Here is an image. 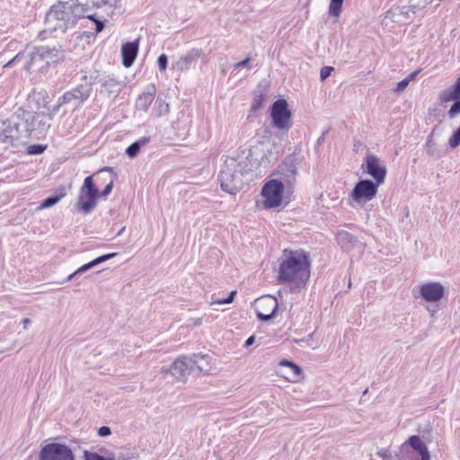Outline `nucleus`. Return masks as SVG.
I'll list each match as a JSON object with an SVG mask.
<instances>
[{
    "instance_id": "4be33fe9",
    "label": "nucleus",
    "mask_w": 460,
    "mask_h": 460,
    "mask_svg": "<svg viewBox=\"0 0 460 460\" xmlns=\"http://www.w3.org/2000/svg\"><path fill=\"white\" fill-rule=\"evenodd\" d=\"M336 242L346 252L353 250L360 243L356 236L345 230H341L336 234Z\"/></svg>"
},
{
    "instance_id": "6e6552de",
    "label": "nucleus",
    "mask_w": 460,
    "mask_h": 460,
    "mask_svg": "<svg viewBox=\"0 0 460 460\" xmlns=\"http://www.w3.org/2000/svg\"><path fill=\"white\" fill-rule=\"evenodd\" d=\"M283 191L284 182L281 180L273 179L267 181L261 189V195L264 197V208H274L279 207L283 198Z\"/></svg>"
},
{
    "instance_id": "473e14b6",
    "label": "nucleus",
    "mask_w": 460,
    "mask_h": 460,
    "mask_svg": "<svg viewBox=\"0 0 460 460\" xmlns=\"http://www.w3.org/2000/svg\"><path fill=\"white\" fill-rule=\"evenodd\" d=\"M289 368L291 376L288 379L292 382L298 381L303 376V370L298 365L293 362Z\"/></svg>"
},
{
    "instance_id": "c85d7f7f",
    "label": "nucleus",
    "mask_w": 460,
    "mask_h": 460,
    "mask_svg": "<svg viewBox=\"0 0 460 460\" xmlns=\"http://www.w3.org/2000/svg\"><path fill=\"white\" fill-rule=\"evenodd\" d=\"M150 142L149 137H142L138 140L133 142L131 145H129L126 149V155L130 158H135L138 153L140 152L141 148L145 146H146Z\"/></svg>"
},
{
    "instance_id": "69168bd1",
    "label": "nucleus",
    "mask_w": 460,
    "mask_h": 460,
    "mask_svg": "<svg viewBox=\"0 0 460 460\" xmlns=\"http://www.w3.org/2000/svg\"><path fill=\"white\" fill-rule=\"evenodd\" d=\"M201 323H202V319L201 318H198V319H195L194 324L195 325H200Z\"/></svg>"
},
{
    "instance_id": "bb28decb",
    "label": "nucleus",
    "mask_w": 460,
    "mask_h": 460,
    "mask_svg": "<svg viewBox=\"0 0 460 460\" xmlns=\"http://www.w3.org/2000/svg\"><path fill=\"white\" fill-rule=\"evenodd\" d=\"M460 98V76L456 79L454 85L445 91L440 92L439 100L442 102H448Z\"/></svg>"
},
{
    "instance_id": "09e8293b",
    "label": "nucleus",
    "mask_w": 460,
    "mask_h": 460,
    "mask_svg": "<svg viewBox=\"0 0 460 460\" xmlns=\"http://www.w3.org/2000/svg\"><path fill=\"white\" fill-rule=\"evenodd\" d=\"M329 134V129H326L322 133V135L318 137L315 143V148L319 147L325 140L326 136Z\"/></svg>"
},
{
    "instance_id": "e433bc0d",
    "label": "nucleus",
    "mask_w": 460,
    "mask_h": 460,
    "mask_svg": "<svg viewBox=\"0 0 460 460\" xmlns=\"http://www.w3.org/2000/svg\"><path fill=\"white\" fill-rule=\"evenodd\" d=\"M46 149V146L43 145H31L28 147V154L29 155H40L42 154Z\"/></svg>"
},
{
    "instance_id": "338daca9",
    "label": "nucleus",
    "mask_w": 460,
    "mask_h": 460,
    "mask_svg": "<svg viewBox=\"0 0 460 460\" xmlns=\"http://www.w3.org/2000/svg\"><path fill=\"white\" fill-rule=\"evenodd\" d=\"M124 229H125V227H123L121 230H119V232L118 233V235H119Z\"/></svg>"
},
{
    "instance_id": "f03ea898",
    "label": "nucleus",
    "mask_w": 460,
    "mask_h": 460,
    "mask_svg": "<svg viewBox=\"0 0 460 460\" xmlns=\"http://www.w3.org/2000/svg\"><path fill=\"white\" fill-rule=\"evenodd\" d=\"M239 167V163L230 158L225 162L218 174L221 189L231 195L239 192L243 185Z\"/></svg>"
},
{
    "instance_id": "bf43d9fd",
    "label": "nucleus",
    "mask_w": 460,
    "mask_h": 460,
    "mask_svg": "<svg viewBox=\"0 0 460 460\" xmlns=\"http://www.w3.org/2000/svg\"><path fill=\"white\" fill-rule=\"evenodd\" d=\"M84 18H87L88 20L92 21L93 23H95L99 19L96 17V14H87L84 16Z\"/></svg>"
},
{
    "instance_id": "f704fd0d",
    "label": "nucleus",
    "mask_w": 460,
    "mask_h": 460,
    "mask_svg": "<svg viewBox=\"0 0 460 460\" xmlns=\"http://www.w3.org/2000/svg\"><path fill=\"white\" fill-rule=\"evenodd\" d=\"M448 145L453 149L460 146V125L459 128L450 137L448 140Z\"/></svg>"
},
{
    "instance_id": "774afa93",
    "label": "nucleus",
    "mask_w": 460,
    "mask_h": 460,
    "mask_svg": "<svg viewBox=\"0 0 460 460\" xmlns=\"http://www.w3.org/2000/svg\"><path fill=\"white\" fill-rule=\"evenodd\" d=\"M382 460H393V457H386V458L382 459Z\"/></svg>"
},
{
    "instance_id": "39448f33",
    "label": "nucleus",
    "mask_w": 460,
    "mask_h": 460,
    "mask_svg": "<svg viewBox=\"0 0 460 460\" xmlns=\"http://www.w3.org/2000/svg\"><path fill=\"white\" fill-rule=\"evenodd\" d=\"M83 83L79 84L73 89L65 92L58 98V105L73 104L75 107L82 106L91 96L93 92L92 83L88 82L87 76L82 77Z\"/></svg>"
},
{
    "instance_id": "b1692460",
    "label": "nucleus",
    "mask_w": 460,
    "mask_h": 460,
    "mask_svg": "<svg viewBox=\"0 0 460 460\" xmlns=\"http://www.w3.org/2000/svg\"><path fill=\"white\" fill-rule=\"evenodd\" d=\"M193 372L208 373L210 370L209 356L206 354H192L190 356Z\"/></svg>"
},
{
    "instance_id": "20e7f679",
    "label": "nucleus",
    "mask_w": 460,
    "mask_h": 460,
    "mask_svg": "<svg viewBox=\"0 0 460 460\" xmlns=\"http://www.w3.org/2000/svg\"><path fill=\"white\" fill-rule=\"evenodd\" d=\"M20 119L23 134L28 138L32 133L42 134L47 132L50 127L49 121L52 117L44 113L22 111Z\"/></svg>"
},
{
    "instance_id": "680f3d73",
    "label": "nucleus",
    "mask_w": 460,
    "mask_h": 460,
    "mask_svg": "<svg viewBox=\"0 0 460 460\" xmlns=\"http://www.w3.org/2000/svg\"><path fill=\"white\" fill-rule=\"evenodd\" d=\"M88 265H89L90 269L99 265L97 258H95L93 261H89Z\"/></svg>"
},
{
    "instance_id": "c03bdc74",
    "label": "nucleus",
    "mask_w": 460,
    "mask_h": 460,
    "mask_svg": "<svg viewBox=\"0 0 460 460\" xmlns=\"http://www.w3.org/2000/svg\"><path fill=\"white\" fill-rule=\"evenodd\" d=\"M97 433L100 437H107L111 434V430L110 427L102 426L98 429Z\"/></svg>"
},
{
    "instance_id": "7ed1b4c3",
    "label": "nucleus",
    "mask_w": 460,
    "mask_h": 460,
    "mask_svg": "<svg viewBox=\"0 0 460 460\" xmlns=\"http://www.w3.org/2000/svg\"><path fill=\"white\" fill-rule=\"evenodd\" d=\"M98 198L99 190L93 182V178L87 176L79 190L75 208L78 211L87 215L96 207Z\"/></svg>"
},
{
    "instance_id": "423d86ee",
    "label": "nucleus",
    "mask_w": 460,
    "mask_h": 460,
    "mask_svg": "<svg viewBox=\"0 0 460 460\" xmlns=\"http://www.w3.org/2000/svg\"><path fill=\"white\" fill-rule=\"evenodd\" d=\"M71 10L68 1H58L50 7L46 18L49 22H56V27L66 30L76 24Z\"/></svg>"
},
{
    "instance_id": "a878e982",
    "label": "nucleus",
    "mask_w": 460,
    "mask_h": 460,
    "mask_svg": "<svg viewBox=\"0 0 460 460\" xmlns=\"http://www.w3.org/2000/svg\"><path fill=\"white\" fill-rule=\"evenodd\" d=\"M409 445L414 449L421 457V460H429L430 456L425 443L419 436L413 435L408 439Z\"/></svg>"
},
{
    "instance_id": "393cba45",
    "label": "nucleus",
    "mask_w": 460,
    "mask_h": 460,
    "mask_svg": "<svg viewBox=\"0 0 460 460\" xmlns=\"http://www.w3.org/2000/svg\"><path fill=\"white\" fill-rule=\"evenodd\" d=\"M149 88L151 91L139 94L136 101V108L139 111H147L148 108L154 101L155 86L151 84Z\"/></svg>"
},
{
    "instance_id": "052dcab7",
    "label": "nucleus",
    "mask_w": 460,
    "mask_h": 460,
    "mask_svg": "<svg viewBox=\"0 0 460 460\" xmlns=\"http://www.w3.org/2000/svg\"><path fill=\"white\" fill-rule=\"evenodd\" d=\"M88 265H89L90 269L99 265L97 258H95L93 261H89Z\"/></svg>"
},
{
    "instance_id": "0e129e2a",
    "label": "nucleus",
    "mask_w": 460,
    "mask_h": 460,
    "mask_svg": "<svg viewBox=\"0 0 460 460\" xmlns=\"http://www.w3.org/2000/svg\"><path fill=\"white\" fill-rule=\"evenodd\" d=\"M77 274H75V271L72 274L68 275L65 281H70L72 280Z\"/></svg>"
},
{
    "instance_id": "9b49d317",
    "label": "nucleus",
    "mask_w": 460,
    "mask_h": 460,
    "mask_svg": "<svg viewBox=\"0 0 460 460\" xmlns=\"http://www.w3.org/2000/svg\"><path fill=\"white\" fill-rule=\"evenodd\" d=\"M39 460H75V456L68 446L50 443L40 449Z\"/></svg>"
},
{
    "instance_id": "a18cd8bd",
    "label": "nucleus",
    "mask_w": 460,
    "mask_h": 460,
    "mask_svg": "<svg viewBox=\"0 0 460 460\" xmlns=\"http://www.w3.org/2000/svg\"><path fill=\"white\" fill-rule=\"evenodd\" d=\"M91 9L93 8H102L103 5L108 4L107 0H100V1H90Z\"/></svg>"
},
{
    "instance_id": "6ab92c4d",
    "label": "nucleus",
    "mask_w": 460,
    "mask_h": 460,
    "mask_svg": "<svg viewBox=\"0 0 460 460\" xmlns=\"http://www.w3.org/2000/svg\"><path fill=\"white\" fill-rule=\"evenodd\" d=\"M203 55L204 51L201 49H191L178 59L175 66L180 71L188 70L191 64L197 62Z\"/></svg>"
},
{
    "instance_id": "c9c22d12",
    "label": "nucleus",
    "mask_w": 460,
    "mask_h": 460,
    "mask_svg": "<svg viewBox=\"0 0 460 460\" xmlns=\"http://www.w3.org/2000/svg\"><path fill=\"white\" fill-rule=\"evenodd\" d=\"M454 103L450 107L447 114L450 119H454L457 114L460 113V98L454 100Z\"/></svg>"
},
{
    "instance_id": "6e6d98bb",
    "label": "nucleus",
    "mask_w": 460,
    "mask_h": 460,
    "mask_svg": "<svg viewBox=\"0 0 460 460\" xmlns=\"http://www.w3.org/2000/svg\"><path fill=\"white\" fill-rule=\"evenodd\" d=\"M91 270L88 263L84 264L75 270V274H81Z\"/></svg>"
},
{
    "instance_id": "3c124183",
    "label": "nucleus",
    "mask_w": 460,
    "mask_h": 460,
    "mask_svg": "<svg viewBox=\"0 0 460 460\" xmlns=\"http://www.w3.org/2000/svg\"><path fill=\"white\" fill-rule=\"evenodd\" d=\"M408 84H409L407 83V81H405L403 79V80L398 82L394 90H395V92H398V93L402 92L408 86Z\"/></svg>"
},
{
    "instance_id": "9d476101",
    "label": "nucleus",
    "mask_w": 460,
    "mask_h": 460,
    "mask_svg": "<svg viewBox=\"0 0 460 460\" xmlns=\"http://www.w3.org/2000/svg\"><path fill=\"white\" fill-rule=\"evenodd\" d=\"M270 117L276 128L285 129L290 127L291 111L285 99H278L271 105Z\"/></svg>"
},
{
    "instance_id": "4d7b16f0",
    "label": "nucleus",
    "mask_w": 460,
    "mask_h": 460,
    "mask_svg": "<svg viewBox=\"0 0 460 460\" xmlns=\"http://www.w3.org/2000/svg\"><path fill=\"white\" fill-rule=\"evenodd\" d=\"M255 338L254 336H250L244 342V347L248 348L254 343Z\"/></svg>"
},
{
    "instance_id": "4468645a",
    "label": "nucleus",
    "mask_w": 460,
    "mask_h": 460,
    "mask_svg": "<svg viewBox=\"0 0 460 460\" xmlns=\"http://www.w3.org/2000/svg\"><path fill=\"white\" fill-rule=\"evenodd\" d=\"M170 372L176 379L184 381L193 372L190 356L177 358L171 366Z\"/></svg>"
},
{
    "instance_id": "412c9836",
    "label": "nucleus",
    "mask_w": 460,
    "mask_h": 460,
    "mask_svg": "<svg viewBox=\"0 0 460 460\" xmlns=\"http://www.w3.org/2000/svg\"><path fill=\"white\" fill-rule=\"evenodd\" d=\"M23 53L24 57L22 60L24 61L23 67L25 70L30 71L36 65H40V67H43L42 63L45 62V59L43 58L44 55H40L41 51H40V46L33 47L27 53Z\"/></svg>"
},
{
    "instance_id": "58836bf2",
    "label": "nucleus",
    "mask_w": 460,
    "mask_h": 460,
    "mask_svg": "<svg viewBox=\"0 0 460 460\" xmlns=\"http://www.w3.org/2000/svg\"><path fill=\"white\" fill-rule=\"evenodd\" d=\"M235 295H236V291L233 290L230 292V294L228 295V296L226 298L219 299V300L216 301L215 303L218 304V305L230 304L234 301Z\"/></svg>"
},
{
    "instance_id": "f3484780",
    "label": "nucleus",
    "mask_w": 460,
    "mask_h": 460,
    "mask_svg": "<svg viewBox=\"0 0 460 460\" xmlns=\"http://www.w3.org/2000/svg\"><path fill=\"white\" fill-rule=\"evenodd\" d=\"M139 49V39L128 41L121 46L122 65L128 68L135 62Z\"/></svg>"
},
{
    "instance_id": "0eeeda50",
    "label": "nucleus",
    "mask_w": 460,
    "mask_h": 460,
    "mask_svg": "<svg viewBox=\"0 0 460 460\" xmlns=\"http://www.w3.org/2000/svg\"><path fill=\"white\" fill-rule=\"evenodd\" d=\"M24 138H27V136L23 134L20 114L3 122L0 132L2 143L13 146Z\"/></svg>"
},
{
    "instance_id": "5fc2aeb1",
    "label": "nucleus",
    "mask_w": 460,
    "mask_h": 460,
    "mask_svg": "<svg viewBox=\"0 0 460 460\" xmlns=\"http://www.w3.org/2000/svg\"><path fill=\"white\" fill-rule=\"evenodd\" d=\"M419 73H420V69L415 70V71L411 72L410 75H408L404 78V80L407 81L408 84H410V82L412 81Z\"/></svg>"
},
{
    "instance_id": "e2e57ef3",
    "label": "nucleus",
    "mask_w": 460,
    "mask_h": 460,
    "mask_svg": "<svg viewBox=\"0 0 460 460\" xmlns=\"http://www.w3.org/2000/svg\"><path fill=\"white\" fill-rule=\"evenodd\" d=\"M30 323H31V320L29 318H24L22 320V324H23L24 329H26Z\"/></svg>"
},
{
    "instance_id": "2eb2a0df",
    "label": "nucleus",
    "mask_w": 460,
    "mask_h": 460,
    "mask_svg": "<svg viewBox=\"0 0 460 460\" xmlns=\"http://www.w3.org/2000/svg\"><path fill=\"white\" fill-rule=\"evenodd\" d=\"M277 174L280 176V180L287 184H291L295 181V177L297 173V167L296 159L293 155H288L285 160L278 166Z\"/></svg>"
},
{
    "instance_id": "49530a36",
    "label": "nucleus",
    "mask_w": 460,
    "mask_h": 460,
    "mask_svg": "<svg viewBox=\"0 0 460 460\" xmlns=\"http://www.w3.org/2000/svg\"><path fill=\"white\" fill-rule=\"evenodd\" d=\"M24 53L19 52L13 59H11L4 66H10L14 63L22 61L23 59Z\"/></svg>"
},
{
    "instance_id": "5701e85b",
    "label": "nucleus",
    "mask_w": 460,
    "mask_h": 460,
    "mask_svg": "<svg viewBox=\"0 0 460 460\" xmlns=\"http://www.w3.org/2000/svg\"><path fill=\"white\" fill-rule=\"evenodd\" d=\"M71 12L74 15V19L75 23L78 20L84 18L86 13L91 10V5L89 0H86L84 3L80 0H68Z\"/></svg>"
},
{
    "instance_id": "f257e3e1",
    "label": "nucleus",
    "mask_w": 460,
    "mask_h": 460,
    "mask_svg": "<svg viewBox=\"0 0 460 460\" xmlns=\"http://www.w3.org/2000/svg\"><path fill=\"white\" fill-rule=\"evenodd\" d=\"M310 278V261L302 250L285 249L280 259L279 283H294L296 287L305 286Z\"/></svg>"
},
{
    "instance_id": "37998d69",
    "label": "nucleus",
    "mask_w": 460,
    "mask_h": 460,
    "mask_svg": "<svg viewBox=\"0 0 460 460\" xmlns=\"http://www.w3.org/2000/svg\"><path fill=\"white\" fill-rule=\"evenodd\" d=\"M250 62H251V58L247 57L245 59H243V60H242L240 62L235 63L234 65V67H247V68H251Z\"/></svg>"
},
{
    "instance_id": "a19ab883",
    "label": "nucleus",
    "mask_w": 460,
    "mask_h": 460,
    "mask_svg": "<svg viewBox=\"0 0 460 460\" xmlns=\"http://www.w3.org/2000/svg\"><path fill=\"white\" fill-rule=\"evenodd\" d=\"M429 3V0H411V5L413 8H424Z\"/></svg>"
},
{
    "instance_id": "1a4fd4ad",
    "label": "nucleus",
    "mask_w": 460,
    "mask_h": 460,
    "mask_svg": "<svg viewBox=\"0 0 460 460\" xmlns=\"http://www.w3.org/2000/svg\"><path fill=\"white\" fill-rule=\"evenodd\" d=\"M361 169L364 172L370 175L377 184H383L385 182L387 170L380 158L376 155L368 153L364 158Z\"/></svg>"
},
{
    "instance_id": "c756f323",
    "label": "nucleus",
    "mask_w": 460,
    "mask_h": 460,
    "mask_svg": "<svg viewBox=\"0 0 460 460\" xmlns=\"http://www.w3.org/2000/svg\"><path fill=\"white\" fill-rule=\"evenodd\" d=\"M266 102V96L262 93H254L252 102L251 104V111L256 112L264 107Z\"/></svg>"
},
{
    "instance_id": "8fccbe9b",
    "label": "nucleus",
    "mask_w": 460,
    "mask_h": 460,
    "mask_svg": "<svg viewBox=\"0 0 460 460\" xmlns=\"http://www.w3.org/2000/svg\"><path fill=\"white\" fill-rule=\"evenodd\" d=\"M105 21H102V20H98L94 24H95V31L96 33H100L102 32L103 30H104V27H105Z\"/></svg>"
},
{
    "instance_id": "aec40b11",
    "label": "nucleus",
    "mask_w": 460,
    "mask_h": 460,
    "mask_svg": "<svg viewBox=\"0 0 460 460\" xmlns=\"http://www.w3.org/2000/svg\"><path fill=\"white\" fill-rule=\"evenodd\" d=\"M101 84V93L105 91L109 96H117L124 87L123 82L118 80L114 75H107L99 80Z\"/></svg>"
},
{
    "instance_id": "a211bd4d",
    "label": "nucleus",
    "mask_w": 460,
    "mask_h": 460,
    "mask_svg": "<svg viewBox=\"0 0 460 460\" xmlns=\"http://www.w3.org/2000/svg\"><path fill=\"white\" fill-rule=\"evenodd\" d=\"M40 51H41L40 55H44L43 58L45 59L46 66L58 64L62 61L65 57L64 50L60 46H40Z\"/></svg>"
},
{
    "instance_id": "864d4df0",
    "label": "nucleus",
    "mask_w": 460,
    "mask_h": 460,
    "mask_svg": "<svg viewBox=\"0 0 460 460\" xmlns=\"http://www.w3.org/2000/svg\"><path fill=\"white\" fill-rule=\"evenodd\" d=\"M364 146L363 143L359 139H354L353 141V151L358 152Z\"/></svg>"
},
{
    "instance_id": "13d9d810",
    "label": "nucleus",
    "mask_w": 460,
    "mask_h": 460,
    "mask_svg": "<svg viewBox=\"0 0 460 460\" xmlns=\"http://www.w3.org/2000/svg\"><path fill=\"white\" fill-rule=\"evenodd\" d=\"M292 364H293V362L290 360H288V359H282L279 362V366L288 367H290Z\"/></svg>"
},
{
    "instance_id": "7c9ffc66",
    "label": "nucleus",
    "mask_w": 460,
    "mask_h": 460,
    "mask_svg": "<svg viewBox=\"0 0 460 460\" xmlns=\"http://www.w3.org/2000/svg\"><path fill=\"white\" fill-rule=\"evenodd\" d=\"M344 0H331L329 13L332 16H340Z\"/></svg>"
},
{
    "instance_id": "de8ad7c7",
    "label": "nucleus",
    "mask_w": 460,
    "mask_h": 460,
    "mask_svg": "<svg viewBox=\"0 0 460 460\" xmlns=\"http://www.w3.org/2000/svg\"><path fill=\"white\" fill-rule=\"evenodd\" d=\"M112 188H113V182L111 181L110 183H108L105 188L102 190L101 193H99V197L100 196H102V197H106L108 196L111 190H112Z\"/></svg>"
},
{
    "instance_id": "ddd939ff",
    "label": "nucleus",
    "mask_w": 460,
    "mask_h": 460,
    "mask_svg": "<svg viewBox=\"0 0 460 460\" xmlns=\"http://www.w3.org/2000/svg\"><path fill=\"white\" fill-rule=\"evenodd\" d=\"M279 309L277 299L271 296H265L258 300L256 316L261 322H267L276 316Z\"/></svg>"
},
{
    "instance_id": "f8f14e48",
    "label": "nucleus",
    "mask_w": 460,
    "mask_h": 460,
    "mask_svg": "<svg viewBox=\"0 0 460 460\" xmlns=\"http://www.w3.org/2000/svg\"><path fill=\"white\" fill-rule=\"evenodd\" d=\"M380 185L369 179L360 180L355 184L350 197L358 203L370 201L376 197Z\"/></svg>"
},
{
    "instance_id": "ea45409f",
    "label": "nucleus",
    "mask_w": 460,
    "mask_h": 460,
    "mask_svg": "<svg viewBox=\"0 0 460 460\" xmlns=\"http://www.w3.org/2000/svg\"><path fill=\"white\" fill-rule=\"evenodd\" d=\"M332 71H333L332 66H323L320 72L321 80L324 81L326 78H328Z\"/></svg>"
},
{
    "instance_id": "79ce46f5",
    "label": "nucleus",
    "mask_w": 460,
    "mask_h": 460,
    "mask_svg": "<svg viewBox=\"0 0 460 460\" xmlns=\"http://www.w3.org/2000/svg\"><path fill=\"white\" fill-rule=\"evenodd\" d=\"M117 254H118L117 252H111V253L101 255V256L97 257L98 263L101 264L104 261H107L108 260H111V259L116 257Z\"/></svg>"
},
{
    "instance_id": "dca6fc26",
    "label": "nucleus",
    "mask_w": 460,
    "mask_h": 460,
    "mask_svg": "<svg viewBox=\"0 0 460 460\" xmlns=\"http://www.w3.org/2000/svg\"><path fill=\"white\" fill-rule=\"evenodd\" d=\"M420 293L425 301L438 302L443 298L445 288L438 282H429L420 287Z\"/></svg>"
},
{
    "instance_id": "603ef678",
    "label": "nucleus",
    "mask_w": 460,
    "mask_h": 460,
    "mask_svg": "<svg viewBox=\"0 0 460 460\" xmlns=\"http://www.w3.org/2000/svg\"><path fill=\"white\" fill-rule=\"evenodd\" d=\"M377 456H380L382 459H385L386 457H392L391 452L385 448L379 450L377 452Z\"/></svg>"
},
{
    "instance_id": "72a5a7b5",
    "label": "nucleus",
    "mask_w": 460,
    "mask_h": 460,
    "mask_svg": "<svg viewBox=\"0 0 460 460\" xmlns=\"http://www.w3.org/2000/svg\"><path fill=\"white\" fill-rule=\"evenodd\" d=\"M84 460H115L113 457H105L96 452H91L88 450L84 451ZM127 460V459H122Z\"/></svg>"
},
{
    "instance_id": "4c0bfd02",
    "label": "nucleus",
    "mask_w": 460,
    "mask_h": 460,
    "mask_svg": "<svg viewBox=\"0 0 460 460\" xmlns=\"http://www.w3.org/2000/svg\"><path fill=\"white\" fill-rule=\"evenodd\" d=\"M157 65L159 67V70L164 72L167 68L168 65V58L165 54H161L157 58Z\"/></svg>"
},
{
    "instance_id": "cd10ccee",
    "label": "nucleus",
    "mask_w": 460,
    "mask_h": 460,
    "mask_svg": "<svg viewBox=\"0 0 460 460\" xmlns=\"http://www.w3.org/2000/svg\"><path fill=\"white\" fill-rule=\"evenodd\" d=\"M66 195V189L65 186L58 187L55 194L45 199L40 206V208H49L56 205L62 198Z\"/></svg>"
},
{
    "instance_id": "2f4dec72",
    "label": "nucleus",
    "mask_w": 460,
    "mask_h": 460,
    "mask_svg": "<svg viewBox=\"0 0 460 460\" xmlns=\"http://www.w3.org/2000/svg\"><path fill=\"white\" fill-rule=\"evenodd\" d=\"M155 106L157 110V116H163L169 112L170 107L165 101H164L162 98L158 97L155 101Z\"/></svg>"
}]
</instances>
